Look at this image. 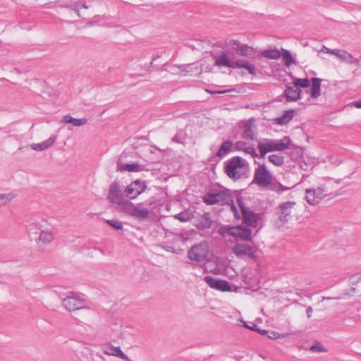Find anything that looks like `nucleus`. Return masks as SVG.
<instances>
[{"mask_svg": "<svg viewBox=\"0 0 361 361\" xmlns=\"http://www.w3.org/2000/svg\"><path fill=\"white\" fill-rule=\"evenodd\" d=\"M204 202L208 205L220 204L221 205H228L236 219H240V214L237 207L235 205L233 199L228 191L219 190L210 191L203 197Z\"/></svg>", "mask_w": 361, "mask_h": 361, "instance_id": "nucleus-1", "label": "nucleus"}, {"mask_svg": "<svg viewBox=\"0 0 361 361\" xmlns=\"http://www.w3.org/2000/svg\"><path fill=\"white\" fill-rule=\"evenodd\" d=\"M248 169L247 162L240 157L235 156L227 161L225 172L229 178L237 180L245 176Z\"/></svg>", "mask_w": 361, "mask_h": 361, "instance_id": "nucleus-2", "label": "nucleus"}, {"mask_svg": "<svg viewBox=\"0 0 361 361\" xmlns=\"http://www.w3.org/2000/svg\"><path fill=\"white\" fill-rule=\"evenodd\" d=\"M297 214V203L294 201H285L278 204L275 209L277 222L281 226L288 223Z\"/></svg>", "mask_w": 361, "mask_h": 361, "instance_id": "nucleus-3", "label": "nucleus"}, {"mask_svg": "<svg viewBox=\"0 0 361 361\" xmlns=\"http://www.w3.org/2000/svg\"><path fill=\"white\" fill-rule=\"evenodd\" d=\"M289 141L286 137L281 140L264 139L259 142L257 147L259 157L264 158L268 152L283 151L288 147Z\"/></svg>", "mask_w": 361, "mask_h": 361, "instance_id": "nucleus-4", "label": "nucleus"}, {"mask_svg": "<svg viewBox=\"0 0 361 361\" xmlns=\"http://www.w3.org/2000/svg\"><path fill=\"white\" fill-rule=\"evenodd\" d=\"M121 209L133 218L140 221L146 220L149 215V209L145 206L144 203L134 204L128 201L123 204V207Z\"/></svg>", "mask_w": 361, "mask_h": 361, "instance_id": "nucleus-5", "label": "nucleus"}, {"mask_svg": "<svg viewBox=\"0 0 361 361\" xmlns=\"http://www.w3.org/2000/svg\"><path fill=\"white\" fill-rule=\"evenodd\" d=\"M208 253L209 245L204 240L192 245L188 251V257L192 262H202L206 259Z\"/></svg>", "mask_w": 361, "mask_h": 361, "instance_id": "nucleus-6", "label": "nucleus"}, {"mask_svg": "<svg viewBox=\"0 0 361 361\" xmlns=\"http://www.w3.org/2000/svg\"><path fill=\"white\" fill-rule=\"evenodd\" d=\"M235 198L236 203L241 211L243 222L247 226H256L255 224L259 219L258 214L254 213L245 206L243 197L239 194H235Z\"/></svg>", "mask_w": 361, "mask_h": 361, "instance_id": "nucleus-7", "label": "nucleus"}, {"mask_svg": "<svg viewBox=\"0 0 361 361\" xmlns=\"http://www.w3.org/2000/svg\"><path fill=\"white\" fill-rule=\"evenodd\" d=\"M272 176L265 164H259L255 170L253 182L259 187H267L271 184Z\"/></svg>", "mask_w": 361, "mask_h": 361, "instance_id": "nucleus-8", "label": "nucleus"}, {"mask_svg": "<svg viewBox=\"0 0 361 361\" xmlns=\"http://www.w3.org/2000/svg\"><path fill=\"white\" fill-rule=\"evenodd\" d=\"M232 53L229 51H219L212 54V58L214 60L215 66L221 68L227 67L231 68H235L236 60H233L231 56Z\"/></svg>", "mask_w": 361, "mask_h": 361, "instance_id": "nucleus-9", "label": "nucleus"}, {"mask_svg": "<svg viewBox=\"0 0 361 361\" xmlns=\"http://www.w3.org/2000/svg\"><path fill=\"white\" fill-rule=\"evenodd\" d=\"M63 305L68 312L87 308L86 301L80 295L73 294L63 300Z\"/></svg>", "mask_w": 361, "mask_h": 361, "instance_id": "nucleus-10", "label": "nucleus"}, {"mask_svg": "<svg viewBox=\"0 0 361 361\" xmlns=\"http://www.w3.org/2000/svg\"><path fill=\"white\" fill-rule=\"evenodd\" d=\"M326 190L324 187H317L305 190V199L308 204L317 205L326 196Z\"/></svg>", "mask_w": 361, "mask_h": 361, "instance_id": "nucleus-11", "label": "nucleus"}, {"mask_svg": "<svg viewBox=\"0 0 361 361\" xmlns=\"http://www.w3.org/2000/svg\"><path fill=\"white\" fill-rule=\"evenodd\" d=\"M108 198L111 203L118 205L121 209L123 207L124 203L128 202L123 197L119 183L117 181H114L111 184Z\"/></svg>", "mask_w": 361, "mask_h": 361, "instance_id": "nucleus-12", "label": "nucleus"}, {"mask_svg": "<svg viewBox=\"0 0 361 361\" xmlns=\"http://www.w3.org/2000/svg\"><path fill=\"white\" fill-rule=\"evenodd\" d=\"M146 188L147 185L145 181L136 180L126 188L124 195L130 200L135 199L145 190Z\"/></svg>", "mask_w": 361, "mask_h": 361, "instance_id": "nucleus-13", "label": "nucleus"}, {"mask_svg": "<svg viewBox=\"0 0 361 361\" xmlns=\"http://www.w3.org/2000/svg\"><path fill=\"white\" fill-rule=\"evenodd\" d=\"M204 281L212 288L221 291H229L231 290L229 283L226 281L217 279L210 276H205Z\"/></svg>", "mask_w": 361, "mask_h": 361, "instance_id": "nucleus-14", "label": "nucleus"}, {"mask_svg": "<svg viewBox=\"0 0 361 361\" xmlns=\"http://www.w3.org/2000/svg\"><path fill=\"white\" fill-rule=\"evenodd\" d=\"M233 252L235 255L240 257H255V250L246 243H238L233 247Z\"/></svg>", "mask_w": 361, "mask_h": 361, "instance_id": "nucleus-15", "label": "nucleus"}, {"mask_svg": "<svg viewBox=\"0 0 361 361\" xmlns=\"http://www.w3.org/2000/svg\"><path fill=\"white\" fill-rule=\"evenodd\" d=\"M301 90L294 85L293 86L287 85L283 92V97L287 102H296L301 98Z\"/></svg>", "mask_w": 361, "mask_h": 361, "instance_id": "nucleus-16", "label": "nucleus"}, {"mask_svg": "<svg viewBox=\"0 0 361 361\" xmlns=\"http://www.w3.org/2000/svg\"><path fill=\"white\" fill-rule=\"evenodd\" d=\"M231 233L242 240H250L252 239L251 229L243 226H238L231 228Z\"/></svg>", "mask_w": 361, "mask_h": 361, "instance_id": "nucleus-17", "label": "nucleus"}, {"mask_svg": "<svg viewBox=\"0 0 361 361\" xmlns=\"http://www.w3.org/2000/svg\"><path fill=\"white\" fill-rule=\"evenodd\" d=\"M104 353L120 357L126 361H131L128 357L123 353L120 347H114L111 344L104 345L102 347Z\"/></svg>", "mask_w": 361, "mask_h": 361, "instance_id": "nucleus-18", "label": "nucleus"}, {"mask_svg": "<svg viewBox=\"0 0 361 361\" xmlns=\"http://www.w3.org/2000/svg\"><path fill=\"white\" fill-rule=\"evenodd\" d=\"M213 221L211 219L209 213H204L197 219L195 226L199 230H206L211 228Z\"/></svg>", "mask_w": 361, "mask_h": 361, "instance_id": "nucleus-19", "label": "nucleus"}, {"mask_svg": "<svg viewBox=\"0 0 361 361\" xmlns=\"http://www.w3.org/2000/svg\"><path fill=\"white\" fill-rule=\"evenodd\" d=\"M235 148L238 151H242L247 154H250L252 157H256L258 156L254 147L247 145L244 141H238L235 143Z\"/></svg>", "mask_w": 361, "mask_h": 361, "instance_id": "nucleus-20", "label": "nucleus"}, {"mask_svg": "<svg viewBox=\"0 0 361 361\" xmlns=\"http://www.w3.org/2000/svg\"><path fill=\"white\" fill-rule=\"evenodd\" d=\"M332 54L336 56L340 59L348 63H358V60L357 59L344 50L336 49V51H332Z\"/></svg>", "mask_w": 361, "mask_h": 361, "instance_id": "nucleus-21", "label": "nucleus"}, {"mask_svg": "<svg viewBox=\"0 0 361 361\" xmlns=\"http://www.w3.org/2000/svg\"><path fill=\"white\" fill-rule=\"evenodd\" d=\"M56 137L51 135L49 139L37 144L30 145V147L36 151H43L49 148L56 141Z\"/></svg>", "mask_w": 361, "mask_h": 361, "instance_id": "nucleus-22", "label": "nucleus"}, {"mask_svg": "<svg viewBox=\"0 0 361 361\" xmlns=\"http://www.w3.org/2000/svg\"><path fill=\"white\" fill-rule=\"evenodd\" d=\"M311 81L310 96L313 99H317L320 96L322 80L317 78H312Z\"/></svg>", "mask_w": 361, "mask_h": 361, "instance_id": "nucleus-23", "label": "nucleus"}, {"mask_svg": "<svg viewBox=\"0 0 361 361\" xmlns=\"http://www.w3.org/2000/svg\"><path fill=\"white\" fill-rule=\"evenodd\" d=\"M62 122L65 123H71L73 126L80 127L87 123L86 118H75L70 115H66L63 117Z\"/></svg>", "mask_w": 361, "mask_h": 361, "instance_id": "nucleus-24", "label": "nucleus"}, {"mask_svg": "<svg viewBox=\"0 0 361 361\" xmlns=\"http://www.w3.org/2000/svg\"><path fill=\"white\" fill-rule=\"evenodd\" d=\"M235 66V68H244L247 70L250 74L252 75H256V70L254 65L249 63L247 61L245 60H236Z\"/></svg>", "mask_w": 361, "mask_h": 361, "instance_id": "nucleus-25", "label": "nucleus"}, {"mask_svg": "<svg viewBox=\"0 0 361 361\" xmlns=\"http://www.w3.org/2000/svg\"><path fill=\"white\" fill-rule=\"evenodd\" d=\"M233 51L239 56L250 57L252 53V48L247 44H243L240 47H233Z\"/></svg>", "mask_w": 361, "mask_h": 361, "instance_id": "nucleus-26", "label": "nucleus"}, {"mask_svg": "<svg viewBox=\"0 0 361 361\" xmlns=\"http://www.w3.org/2000/svg\"><path fill=\"white\" fill-rule=\"evenodd\" d=\"M242 137L245 140H254L255 135L252 130V124L250 122H247L244 124L243 128Z\"/></svg>", "mask_w": 361, "mask_h": 361, "instance_id": "nucleus-27", "label": "nucleus"}, {"mask_svg": "<svg viewBox=\"0 0 361 361\" xmlns=\"http://www.w3.org/2000/svg\"><path fill=\"white\" fill-rule=\"evenodd\" d=\"M261 56L269 59H277L281 56V51L276 48L267 49L261 52Z\"/></svg>", "mask_w": 361, "mask_h": 361, "instance_id": "nucleus-28", "label": "nucleus"}, {"mask_svg": "<svg viewBox=\"0 0 361 361\" xmlns=\"http://www.w3.org/2000/svg\"><path fill=\"white\" fill-rule=\"evenodd\" d=\"M281 56H282V57L285 60L284 64L287 67H289L292 64L297 63L295 59L291 55L290 52L288 50L281 48Z\"/></svg>", "mask_w": 361, "mask_h": 361, "instance_id": "nucleus-29", "label": "nucleus"}, {"mask_svg": "<svg viewBox=\"0 0 361 361\" xmlns=\"http://www.w3.org/2000/svg\"><path fill=\"white\" fill-rule=\"evenodd\" d=\"M295 111L293 109L285 111L283 115L276 119V123L284 125L288 123L293 118Z\"/></svg>", "mask_w": 361, "mask_h": 361, "instance_id": "nucleus-30", "label": "nucleus"}, {"mask_svg": "<svg viewBox=\"0 0 361 361\" xmlns=\"http://www.w3.org/2000/svg\"><path fill=\"white\" fill-rule=\"evenodd\" d=\"M233 146V142L230 140H226L220 146V148L219 151L216 153V155L219 157H222L224 156H226L231 150V147Z\"/></svg>", "mask_w": 361, "mask_h": 361, "instance_id": "nucleus-31", "label": "nucleus"}, {"mask_svg": "<svg viewBox=\"0 0 361 361\" xmlns=\"http://www.w3.org/2000/svg\"><path fill=\"white\" fill-rule=\"evenodd\" d=\"M194 217L193 213L190 210H185L174 216L176 219L180 222H187Z\"/></svg>", "mask_w": 361, "mask_h": 361, "instance_id": "nucleus-32", "label": "nucleus"}, {"mask_svg": "<svg viewBox=\"0 0 361 361\" xmlns=\"http://www.w3.org/2000/svg\"><path fill=\"white\" fill-rule=\"evenodd\" d=\"M268 160L276 166H281L284 164V157L281 154H270Z\"/></svg>", "mask_w": 361, "mask_h": 361, "instance_id": "nucleus-33", "label": "nucleus"}, {"mask_svg": "<svg viewBox=\"0 0 361 361\" xmlns=\"http://www.w3.org/2000/svg\"><path fill=\"white\" fill-rule=\"evenodd\" d=\"M54 238V234L49 231H42L39 237V240L44 244L51 243Z\"/></svg>", "mask_w": 361, "mask_h": 361, "instance_id": "nucleus-34", "label": "nucleus"}, {"mask_svg": "<svg viewBox=\"0 0 361 361\" xmlns=\"http://www.w3.org/2000/svg\"><path fill=\"white\" fill-rule=\"evenodd\" d=\"M118 169L126 171H139L140 166L137 163L118 164Z\"/></svg>", "mask_w": 361, "mask_h": 361, "instance_id": "nucleus-35", "label": "nucleus"}, {"mask_svg": "<svg viewBox=\"0 0 361 361\" xmlns=\"http://www.w3.org/2000/svg\"><path fill=\"white\" fill-rule=\"evenodd\" d=\"M14 197L15 195L13 193H0V208L9 204Z\"/></svg>", "mask_w": 361, "mask_h": 361, "instance_id": "nucleus-36", "label": "nucleus"}, {"mask_svg": "<svg viewBox=\"0 0 361 361\" xmlns=\"http://www.w3.org/2000/svg\"><path fill=\"white\" fill-rule=\"evenodd\" d=\"M293 85L298 89L300 87L306 88L310 86V81L308 78H296L293 81Z\"/></svg>", "mask_w": 361, "mask_h": 361, "instance_id": "nucleus-37", "label": "nucleus"}, {"mask_svg": "<svg viewBox=\"0 0 361 361\" xmlns=\"http://www.w3.org/2000/svg\"><path fill=\"white\" fill-rule=\"evenodd\" d=\"M269 185V189L273 190V191H275L276 192H284V191H286L288 190V188L281 185V183H271Z\"/></svg>", "mask_w": 361, "mask_h": 361, "instance_id": "nucleus-38", "label": "nucleus"}, {"mask_svg": "<svg viewBox=\"0 0 361 361\" xmlns=\"http://www.w3.org/2000/svg\"><path fill=\"white\" fill-rule=\"evenodd\" d=\"M185 140V133L183 130H179L176 133L172 139V141L176 143L184 144Z\"/></svg>", "mask_w": 361, "mask_h": 361, "instance_id": "nucleus-39", "label": "nucleus"}, {"mask_svg": "<svg viewBox=\"0 0 361 361\" xmlns=\"http://www.w3.org/2000/svg\"><path fill=\"white\" fill-rule=\"evenodd\" d=\"M106 223L116 230L123 229V225L121 221L116 219H108L106 220Z\"/></svg>", "mask_w": 361, "mask_h": 361, "instance_id": "nucleus-40", "label": "nucleus"}, {"mask_svg": "<svg viewBox=\"0 0 361 361\" xmlns=\"http://www.w3.org/2000/svg\"><path fill=\"white\" fill-rule=\"evenodd\" d=\"M310 350L314 353L326 351V349L324 348V346L319 342H316L315 343L312 345L311 347L310 348Z\"/></svg>", "mask_w": 361, "mask_h": 361, "instance_id": "nucleus-41", "label": "nucleus"}, {"mask_svg": "<svg viewBox=\"0 0 361 361\" xmlns=\"http://www.w3.org/2000/svg\"><path fill=\"white\" fill-rule=\"evenodd\" d=\"M267 336L271 339H277L280 338V334L274 331H268Z\"/></svg>", "mask_w": 361, "mask_h": 361, "instance_id": "nucleus-42", "label": "nucleus"}, {"mask_svg": "<svg viewBox=\"0 0 361 361\" xmlns=\"http://www.w3.org/2000/svg\"><path fill=\"white\" fill-rule=\"evenodd\" d=\"M243 44H241L239 41L238 40H235V39H231L228 43V45H229L230 47H232V49H233V47H240Z\"/></svg>", "mask_w": 361, "mask_h": 361, "instance_id": "nucleus-43", "label": "nucleus"}, {"mask_svg": "<svg viewBox=\"0 0 361 361\" xmlns=\"http://www.w3.org/2000/svg\"><path fill=\"white\" fill-rule=\"evenodd\" d=\"M243 326L247 329H251L252 331H259V328L257 324H252V326L247 325L245 322H244Z\"/></svg>", "mask_w": 361, "mask_h": 361, "instance_id": "nucleus-44", "label": "nucleus"}, {"mask_svg": "<svg viewBox=\"0 0 361 361\" xmlns=\"http://www.w3.org/2000/svg\"><path fill=\"white\" fill-rule=\"evenodd\" d=\"M353 104L356 108L361 109V99L360 100L353 102Z\"/></svg>", "mask_w": 361, "mask_h": 361, "instance_id": "nucleus-45", "label": "nucleus"}, {"mask_svg": "<svg viewBox=\"0 0 361 361\" xmlns=\"http://www.w3.org/2000/svg\"><path fill=\"white\" fill-rule=\"evenodd\" d=\"M322 50L324 51H326V53L332 54V51H336V49H331L326 48V47H323Z\"/></svg>", "mask_w": 361, "mask_h": 361, "instance_id": "nucleus-46", "label": "nucleus"}, {"mask_svg": "<svg viewBox=\"0 0 361 361\" xmlns=\"http://www.w3.org/2000/svg\"><path fill=\"white\" fill-rule=\"evenodd\" d=\"M306 312H307V317H310L311 315H312V309L311 307H309L307 310H306Z\"/></svg>", "mask_w": 361, "mask_h": 361, "instance_id": "nucleus-47", "label": "nucleus"}, {"mask_svg": "<svg viewBox=\"0 0 361 361\" xmlns=\"http://www.w3.org/2000/svg\"><path fill=\"white\" fill-rule=\"evenodd\" d=\"M257 332L259 333L261 335L267 336L268 334V330H264V329H259V331H257Z\"/></svg>", "mask_w": 361, "mask_h": 361, "instance_id": "nucleus-48", "label": "nucleus"}, {"mask_svg": "<svg viewBox=\"0 0 361 361\" xmlns=\"http://www.w3.org/2000/svg\"><path fill=\"white\" fill-rule=\"evenodd\" d=\"M73 9V11L77 13V15H78V16H80V10H79V8H78V7L75 6Z\"/></svg>", "mask_w": 361, "mask_h": 361, "instance_id": "nucleus-49", "label": "nucleus"}, {"mask_svg": "<svg viewBox=\"0 0 361 361\" xmlns=\"http://www.w3.org/2000/svg\"><path fill=\"white\" fill-rule=\"evenodd\" d=\"M210 93L212 94H221V93H224V92L223 91H214V92H209Z\"/></svg>", "mask_w": 361, "mask_h": 361, "instance_id": "nucleus-50", "label": "nucleus"}, {"mask_svg": "<svg viewBox=\"0 0 361 361\" xmlns=\"http://www.w3.org/2000/svg\"><path fill=\"white\" fill-rule=\"evenodd\" d=\"M82 7H83L84 8H88V6H87L85 4H82Z\"/></svg>", "mask_w": 361, "mask_h": 361, "instance_id": "nucleus-51", "label": "nucleus"}, {"mask_svg": "<svg viewBox=\"0 0 361 361\" xmlns=\"http://www.w3.org/2000/svg\"><path fill=\"white\" fill-rule=\"evenodd\" d=\"M326 299L327 300H331L332 298H327Z\"/></svg>", "mask_w": 361, "mask_h": 361, "instance_id": "nucleus-52", "label": "nucleus"}]
</instances>
